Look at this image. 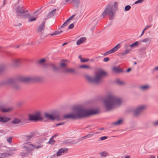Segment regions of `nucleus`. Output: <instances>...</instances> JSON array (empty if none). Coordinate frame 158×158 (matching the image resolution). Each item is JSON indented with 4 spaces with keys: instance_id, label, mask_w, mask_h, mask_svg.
Returning <instances> with one entry per match:
<instances>
[{
    "instance_id": "1",
    "label": "nucleus",
    "mask_w": 158,
    "mask_h": 158,
    "mask_svg": "<svg viewBox=\"0 0 158 158\" xmlns=\"http://www.w3.org/2000/svg\"><path fill=\"white\" fill-rule=\"evenodd\" d=\"M98 111L96 110H88L82 108H78L76 114H71L64 116L66 118H81L89 116L98 113Z\"/></svg>"
},
{
    "instance_id": "2",
    "label": "nucleus",
    "mask_w": 158,
    "mask_h": 158,
    "mask_svg": "<svg viewBox=\"0 0 158 158\" xmlns=\"http://www.w3.org/2000/svg\"><path fill=\"white\" fill-rule=\"evenodd\" d=\"M120 102V100H118L114 98L113 96H111L105 101L104 103L106 109L107 110H109L111 109L115 105Z\"/></svg>"
},
{
    "instance_id": "3",
    "label": "nucleus",
    "mask_w": 158,
    "mask_h": 158,
    "mask_svg": "<svg viewBox=\"0 0 158 158\" xmlns=\"http://www.w3.org/2000/svg\"><path fill=\"white\" fill-rule=\"evenodd\" d=\"M107 75V73L102 70H99L98 71L94 79H92L89 76H87V79L89 81L94 83H98L99 82L102 78Z\"/></svg>"
},
{
    "instance_id": "4",
    "label": "nucleus",
    "mask_w": 158,
    "mask_h": 158,
    "mask_svg": "<svg viewBox=\"0 0 158 158\" xmlns=\"http://www.w3.org/2000/svg\"><path fill=\"white\" fill-rule=\"evenodd\" d=\"M29 117V119L30 120L42 121L43 120V118L40 113L39 111L36 112L34 114H30Z\"/></svg>"
},
{
    "instance_id": "5",
    "label": "nucleus",
    "mask_w": 158,
    "mask_h": 158,
    "mask_svg": "<svg viewBox=\"0 0 158 158\" xmlns=\"http://www.w3.org/2000/svg\"><path fill=\"white\" fill-rule=\"evenodd\" d=\"M120 47V44H118L110 50L106 52L105 53L106 55H107L114 52L116 51Z\"/></svg>"
},
{
    "instance_id": "6",
    "label": "nucleus",
    "mask_w": 158,
    "mask_h": 158,
    "mask_svg": "<svg viewBox=\"0 0 158 158\" xmlns=\"http://www.w3.org/2000/svg\"><path fill=\"white\" fill-rule=\"evenodd\" d=\"M112 70L113 72L116 73H119L123 71L122 69L119 66H114L112 68Z\"/></svg>"
},
{
    "instance_id": "7",
    "label": "nucleus",
    "mask_w": 158,
    "mask_h": 158,
    "mask_svg": "<svg viewBox=\"0 0 158 158\" xmlns=\"http://www.w3.org/2000/svg\"><path fill=\"white\" fill-rule=\"evenodd\" d=\"M145 108L144 106H140L134 112V114L135 115H138L143 109Z\"/></svg>"
},
{
    "instance_id": "8",
    "label": "nucleus",
    "mask_w": 158,
    "mask_h": 158,
    "mask_svg": "<svg viewBox=\"0 0 158 158\" xmlns=\"http://www.w3.org/2000/svg\"><path fill=\"white\" fill-rule=\"evenodd\" d=\"M28 10L25 9L23 7H19L17 10V12L19 14H22L26 12H27Z\"/></svg>"
},
{
    "instance_id": "9",
    "label": "nucleus",
    "mask_w": 158,
    "mask_h": 158,
    "mask_svg": "<svg viewBox=\"0 0 158 158\" xmlns=\"http://www.w3.org/2000/svg\"><path fill=\"white\" fill-rule=\"evenodd\" d=\"M68 152V149L66 148H63L60 149L57 153V156H60L62 153L67 152Z\"/></svg>"
},
{
    "instance_id": "10",
    "label": "nucleus",
    "mask_w": 158,
    "mask_h": 158,
    "mask_svg": "<svg viewBox=\"0 0 158 158\" xmlns=\"http://www.w3.org/2000/svg\"><path fill=\"white\" fill-rule=\"evenodd\" d=\"M46 118L49 119L53 120L56 118L55 116L49 114H45Z\"/></svg>"
},
{
    "instance_id": "11",
    "label": "nucleus",
    "mask_w": 158,
    "mask_h": 158,
    "mask_svg": "<svg viewBox=\"0 0 158 158\" xmlns=\"http://www.w3.org/2000/svg\"><path fill=\"white\" fill-rule=\"evenodd\" d=\"M74 16L75 15H73L70 17L69 19L65 22L61 26V27H64L68 24L69 23V21L72 20Z\"/></svg>"
},
{
    "instance_id": "12",
    "label": "nucleus",
    "mask_w": 158,
    "mask_h": 158,
    "mask_svg": "<svg viewBox=\"0 0 158 158\" xmlns=\"http://www.w3.org/2000/svg\"><path fill=\"white\" fill-rule=\"evenodd\" d=\"M10 119L7 117H0V122L4 123L9 120Z\"/></svg>"
},
{
    "instance_id": "13",
    "label": "nucleus",
    "mask_w": 158,
    "mask_h": 158,
    "mask_svg": "<svg viewBox=\"0 0 158 158\" xmlns=\"http://www.w3.org/2000/svg\"><path fill=\"white\" fill-rule=\"evenodd\" d=\"M12 108H5L3 107H0V110L2 112H7L10 111Z\"/></svg>"
},
{
    "instance_id": "14",
    "label": "nucleus",
    "mask_w": 158,
    "mask_h": 158,
    "mask_svg": "<svg viewBox=\"0 0 158 158\" xmlns=\"http://www.w3.org/2000/svg\"><path fill=\"white\" fill-rule=\"evenodd\" d=\"M86 39L85 37H82L77 42V45H80L85 41Z\"/></svg>"
},
{
    "instance_id": "15",
    "label": "nucleus",
    "mask_w": 158,
    "mask_h": 158,
    "mask_svg": "<svg viewBox=\"0 0 158 158\" xmlns=\"http://www.w3.org/2000/svg\"><path fill=\"white\" fill-rule=\"evenodd\" d=\"M104 14H108L110 15H113V13L111 10L109 11L108 9L106 8L104 12Z\"/></svg>"
},
{
    "instance_id": "16",
    "label": "nucleus",
    "mask_w": 158,
    "mask_h": 158,
    "mask_svg": "<svg viewBox=\"0 0 158 158\" xmlns=\"http://www.w3.org/2000/svg\"><path fill=\"white\" fill-rule=\"evenodd\" d=\"M56 10L55 9L52 11L48 14L49 17L53 16L56 13Z\"/></svg>"
},
{
    "instance_id": "17",
    "label": "nucleus",
    "mask_w": 158,
    "mask_h": 158,
    "mask_svg": "<svg viewBox=\"0 0 158 158\" xmlns=\"http://www.w3.org/2000/svg\"><path fill=\"white\" fill-rule=\"evenodd\" d=\"M31 79L28 77H23L21 80V81L25 82H29L31 81Z\"/></svg>"
},
{
    "instance_id": "18",
    "label": "nucleus",
    "mask_w": 158,
    "mask_h": 158,
    "mask_svg": "<svg viewBox=\"0 0 158 158\" xmlns=\"http://www.w3.org/2000/svg\"><path fill=\"white\" fill-rule=\"evenodd\" d=\"M80 59L81 61L82 62H85L89 60V59H86L85 58H83L81 57V56H79Z\"/></svg>"
},
{
    "instance_id": "19",
    "label": "nucleus",
    "mask_w": 158,
    "mask_h": 158,
    "mask_svg": "<svg viewBox=\"0 0 158 158\" xmlns=\"http://www.w3.org/2000/svg\"><path fill=\"white\" fill-rule=\"evenodd\" d=\"M74 71V69L70 68H67L65 70V72L67 73H73Z\"/></svg>"
},
{
    "instance_id": "20",
    "label": "nucleus",
    "mask_w": 158,
    "mask_h": 158,
    "mask_svg": "<svg viewBox=\"0 0 158 158\" xmlns=\"http://www.w3.org/2000/svg\"><path fill=\"white\" fill-rule=\"evenodd\" d=\"M66 61L65 60L62 61L60 63V65L62 67H64L66 66Z\"/></svg>"
},
{
    "instance_id": "21",
    "label": "nucleus",
    "mask_w": 158,
    "mask_h": 158,
    "mask_svg": "<svg viewBox=\"0 0 158 158\" xmlns=\"http://www.w3.org/2000/svg\"><path fill=\"white\" fill-rule=\"evenodd\" d=\"M44 25H40L38 29V31L41 32L44 29Z\"/></svg>"
},
{
    "instance_id": "22",
    "label": "nucleus",
    "mask_w": 158,
    "mask_h": 158,
    "mask_svg": "<svg viewBox=\"0 0 158 158\" xmlns=\"http://www.w3.org/2000/svg\"><path fill=\"white\" fill-rule=\"evenodd\" d=\"M20 120L19 118H15L12 122L13 123L17 124L19 123Z\"/></svg>"
},
{
    "instance_id": "23",
    "label": "nucleus",
    "mask_w": 158,
    "mask_h": 158,
    "mask_svg": "<svg viewBox=\"0 0 158 158\" xmlns=\"http://www.w3.org/2000/svg\"><path fill=\"white\" fill-rule=\"evenodd\" d=\"M62 32V31H56L55 32L53 33V34H52L51 35L52 36L53 35H57L61 33Z\"/></svg>"
},
{
    "instance_id": "24",
    "label": "nucleus",
    "mask_w": 158,
    "mask_h": 158,
    "mask_svg": "<svg viewBox=\"0 0 158 158\" xmlns=\"http://www.w3.org/2000/svg\"><path fill=\"white\" fill-rule=\"evenodd\" d=\"M9 156L8 154L6 153H2L1 155V157L4 158Z\"/></svg>"
},
{
    "instance_id": "25",
    "label": "nucleus",
    "mask_w": 158,
    "mask_h": 158,
    "mask_svg": "<svg viewBox=\"0 0 158 158\" xmlns=\"http://www.w3.org/2000/svg\"><path fill=\"white\" fill-rule=\"evenodd\" d=\"M149 88V86L148 85H144L142 86H141L140 87V88L143 90L146 89H148Z\"/></svg>"
},
{
    "instance_id": "26",
    "label": "nucleus",
    "mask_w": 158,
    "mask_h": 158,
    "mask_svg": "<svg viewBox=\"0 0 158 158\" xmlns=\"http://www.w3.org/2000/svg\"><path fill=\"white\" fill-rule=\"evenodd\" d=\"M138 45V43L137 42H136L134 43L133 44L130 45L131 47H134L137 46Z\"/></svg>"
},
{
    "instance_id": "27",
    "label": "nucleus",
    "mask_w": 158,
    "mask_h": 158,
    "mask_svg": "<svg viewBox=\"0 0 158 158\" xmlns=\"http://www.w3.org/2000/svg\"><path fill=\"white\" fill-rule=\"evenodd\" d=\"M36 17H31L29 19L28 21L29 22H32V21H35V20H36Z\"/></svg>"
},
{
    "instance_id": "28",
    "label": "nucleus",
    "mask_w": 158,
    "mask_h": 158,
    "mask_svg": "<svg viewBox=\"0 0 158 158\" xmlns=\"http://www.w3.org/2000/svg\"><path fill=\"white\" fill-rule=\"evenodd\" d=\"M107 154V153L105 152H103L100 153V155L101 156L103 157H105Z\"/></svg>"
},
{
    "instance_id": "29",
    "label": "nucleus",
    "mask_w": 158,
    "mask_h": 158,
    "mask_svg": "<svg viewBox=\"0 0 158 158\" xmlns=\"http://www.w3.org/2000/svg\"><path fill=\"white\" fill-rule=\"evenodd\" d=\"M80 68H90V67L89 66L86 65H82L80 66Z\"/></svg>"
},
{
    "instance_id": "30",
    "label": "nucleus",
    "mask_w": 158,
    "mask_h": 158,
    "mask_svg": "<svg viewBox=\"0 0 158 158\" xmlns=\"http://www.w3.org/2000/svg\"><path fill=\"white\" fill-rule=\"evenodd\" d=\"M116 82L117 83L120 85H122L124 83L122 81H121L119 80H117L116 81Z\"/></svg>"
},
{
    "instance_id": "31",
    "label": "nucleus",
    "mask_w": 158,
    "mask_h": 158,
    "mask_svg": "<svg viewBox=\"0 0 158 158\" xmlns=\"http://www.w3.org/2000/svg\"><path fill=\"white\" fill-rule=\"evenodd\" d=\"M122 122V120L121 119L119 120L118 121L114 123L115 124L118 125L120 124Z\"/></svg>"
},
{
    "instance_id": "32",
    "label": "nucleus",
    "mask_w": 158,
    "mask_h": 158,
    "mask_svg": "<svg viewBox=\"0 0 158 158\" xmlns=\"http://www.w3.org/2000/svg\"><path fill=\"white\" fill-rule=\"evenodd\" d=\"M131 8L130 6H127L125 7V10H128Z\"/></svg>"
},
{
    "instance_id": "33",
    "label": "nucleus",
    "mask_w": 158,
    "mask_h": 158,
    "mask_svg": "<svg viewBox=\"0 0 158 158\" xmlns=\"http://www.w3.org/2000/svg\"><path fill=\"white\" fill-rule=\"evenodd\" d=\"M12 139V137H10L9 138H8L7 139V140L8 142L10 143L11 142Z\"/></svg>"
},
{
    "instance_id": "34",
    "label": "nucleus",
    "mask_w": 158,
    "mask_h": 158,
    "mask_svg": "<svg viewBox=\"0 0 158 158\" xmlns=\"http://www.w3.org/2000/svg\"><path fill=\"white\" fill-rule=\"evenodd\" d=\"M144 0H138V1H136L135 3L136 4L138 3H140L142 2Z\"/></svg>"
},
{
    "instance_id": "35",
    "label": "nucleus",
    "mask_w": 158,
    "mask_h": 158,
    "mask_svg": "<svg viewBox=\"0 0 158 158\" xmlns=\"http://www.w3.org/2000/svg\"><path fill=\"white\" fill-rule=\"evenodd\" d=\"M44 61H45V60L44 59H42L40 60L39 61V62L40 64H41V63H43L44 62Z\"/></svg>"
},
{
    "instance_id": "36",
    "label": "nucleus",
    "mask_w": 158,
    "mask_h": 158,
    "mask_svg": "<svg viewBox=\"0 0 158 158\" xmlns=\"http://www.w3.org/2000/svg\"><path fill=\"white\" fill-rule=\"evenodd\" d=\"M74 27V25L73 24H71L70 25H69V29H72Z\"/></svg>"
},
{
    "instance_id": "37",
    "label": "nucleus",
    "mask_w": 158,
    "mask_h": 158,
    "mask_svg": "<svg viewBox=\"0 0 158 158\" xmlns=\"http://www.w3.org/2000/svg\"><path fill=\"white\" fill-rule=\"evenodd\" d=\"M150 26H149V27H146L143 30V31L142 32V34H141V35H143L144 33V32H145V31L148 28V27H150Z\"/></svg>"
},
{
    "instance_id": "38",
    "label": "nucleus",
    "mask_w": 158,
    "mask_h": 158,
    "mask_svg": "<svg viewBox=\"0 0 158 158\" xmlns=\"http://www.w3.org/2000/svg\"><path fill=\"white\" fill-rule=\"evenodd\" d=\"M109 58L108 57H106L104 58V60L105 62H107L109 61Z\"/></svg>"
},
{
    "instance_id": "39",
    "label": "nucleus",
    "mask_w": 158,
    "mask_h": 158,
    "mask_svg": "<svg viewBox=\"0 0 158 158\" xmlns=\"http://www.w3.org/2000/svg\"><path fill=\"white\" fill-rule=\"evenodd\" d=\"M107 138V137L106 136H103L100 138V139L101 140H103Z\"/></svg>"
},
{
    "instance_id": "40",
    "label": "nucleus",
    "mask_w": 158,
    "mask_h": 158,
    "mask_svg": "<svg viewBox=\"0 0 158 158\" xmlns=\"http://www.w3.org/2000/svg\"><path fill=\"white\" fill-rule=\"evenodd\" d=\"M117 6L118 3L116 2H115L114 5V6L115 8H116L117 7Z\"/></svg>"
},
{
    "instance_id": "41",
    "label": "nucleus",
    "mask_w": 158,
    "mask_h": 158,
    "mask_svg": "<svg viewBox=\"0 0 158 158\" xmlns=\"http://www.w3.org/2000/svg\"><path fill=\"white\" fill-rule=\"evenodd\" d=\"M149 40V39L148 38H146L145 39H143L142 41V42H145L146 41H148Z\"/></svg>"
},
{
    "instance_id": "42",
    "label": "nucleus",
    "mask_w": 158,
    "mask_h": 158,
    "mask_svg": "<svg viewBox=\"0 0 158 158\" xmlns=\"http://www.w3.org/2000/svg\"><path fill=\"white\" fill-rule=\"evenodd\" d=\"M79 1V0H73L72 1V2H78Z\"/></svg>"
},
{
    "instance_id": "43",
    "label": "nucleus",
    "mask_w": 158,
    "mask_h": 158,
    "mask_svg": "<svg viewBox=\"0 0 158 158\" xmlns=\"http://www.w3.org/2000/svg\"><path fill=\"white\" fill-rule=\"evenodd\" d=\"M154 124L155 125H158V121L154 123Z\"/></svg>"
},
{
    "instance_id": "44",
    "label": "nucleus",
    "mask_w": 158,
    "mask_h": 158,
    "mask_svg": "<svg viewBox=\"0 0 158 158\" xmlns=\"http://www.w3.org/2000/svg\"><path fill=\"white\" fill-rule=\"evenodd\" d=\"M131 70V68H129L128 69L127 71V72H129L130 70Z\"/></svg>"
},
{
    "instance_id": "45",
    "label": "nucleus",
    "mask_w": 158,
    "mask_h": 158,
    "mask_svg": "<svg viewBox=\"0 0 158 158\" xmlns=\"http://www.w3.org/2000/svg\"><path fill=\"white\" fill-rule=\"evenodd\" d=\"M155 69L156 70H158V66L156 67L155 68Z\"/></svg>"
},
{
    "instance_id": "46",
    "label": "nucleus",
    "mask_w": 158,
    "mask_h": 158,
    "mask_svg": "<svg viewBox=\"0 0 158 158\" xmlns=\"http://www.w3.org/2000/svg\"><path fill=\"white\" fill-rule=\"evenodd\" d=\"M67 43H64L63 44H62V45L63 46H64V45H66V44H67Z\"/></svg>"
},
{
    "instance_id": "47",
    "label": "nucleus",
    "mask_w": 158,
    "mask_h": 158,
    "mask_svg": "<svg viewBox=\"0 0 158 158\" xmlns=\"http://www.w3.org/2000/svg\"><path fill=\"white\" fill-rule=\"evenodd\" d=\"M150 158H155V157L154 156H152Z\"/></svg>"
},
{
    "instance_id": "48",
    "label": "nucleus",
    "mask_w": 158,
    "mask_h": 158,
    "mask_svg": "<svg viewBox=\"0 0 158 158\" xmlns=\"http://www.w3.org/2000/svg\"><path fill=\"white\" fill-rule=\"evenodd\" d=\"M125 158H130L128 156H127Z\"/></svg>"
},
{
    "instance_id": "49",
    "label": "nucleus",
    "mask_w": 158,
    "mask_h": 158,
    "mask_svg": "<svg viewBox=\"0 0 158 158\" xmlns=\"http://www.w3.org/2000/svg\"><path fill=\"white\" fill-rule=\"evenodd\" d=\"M51 140H50V141H49V142H50V143H51Z\"/></svg>"
},
{
    "instance_id": "50",
    "label": "nucleus",
    "mask_w": 158,
    "mask_h": 158,
    "mask_svg": "<svg viewBox=\"0 0 158 158\" xmlns=\"http://www.w3.org/2000/svg\"><path fill=\"white\" fill-rule=\"evenodd\" d=\"M135 64H136V63H135Z\"/></svg>"
},
{
    "instance_id": "51",
    "label": "nucleus",
    "mask_w": 158,
    "mask_h": 158,
    "mask_svg": "<svg viewBox=\"0 0 158 158\" xmlns=\"http://www.w3.org/2000/svg\"><path fill=\"white\" fill-rule=\"evenodd\" d=\"M0 158H2V157H0Z\"/></svg>"
},
{
    "instance_id": "52",
    "label": "nucleus",
    "mask_w": 158,
    "mask_h": 158,
    "mask_svg": "<svg viewBox=\"0 0 158 158\" xmlns=\"http://www.w3.org/2000/svg\"><path fill=\"white\" fill-rule=\"evenodd\" d=\"M1 47H0V49H1Z\"/></svg>"
},
{
    "instance_id": "53",
    "label": "nucleus",
    "mask_w": 158,
    "mask_h": 158,
    "mask_svg": "<svg viewBox=\"0 0 158 158\" xmlns=\"http://www.w3.org/2000/svg\"><path fill=\"white\" fill-rule=\"evenodd\" d=\"M157 158H158V156H157Z\"/></svg>"
}]
</instances>
